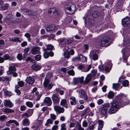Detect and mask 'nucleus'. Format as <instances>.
Here are the masks:
<instances>
[{
	"instance_id": "17",
	"label": "nucleus",
	"mask_w": 130,
	"mask_h": 130,
	"mask_svg": "<svg viewBox=\"0 0 130 130\" xmlns=\"http://www.w3.org/2000/svg\"><path fill=\"white\" fill-rule=\"evenodd\" d=\"M26 81L28 84H32L34 83L35 80L34 78L32 77H29L27 78Z\"/></svg>"
},
{
	"instance_id": "39",
	"label": "nucleus",
	"mask_w": 130,
	"mask_h": 130,
	"mask_svg": "<svg viewBox=\"0 0 130 130\" xmlns=\"http://www.w3.org/2000/svg\"><path fill=\"white\" fill-rule=\"evenodd\" d=\"M4 91L5 95H10L11 94V92L8 91L6 89H4Z\"/></svg>"
},
{
	"instance_id": "16",
	"label": "nucleus",
	"mask_w": 130,
	"mask_h": 130,
	"mask_svg": "<svg viewBox=\"0 0 130 130\" xmlns=\"http://www.w3.org/2000/svg\"><path fill=\"white\" fill-rule=\"evenodd\" d=\"M60 105L66 108L69 107L67 100L65 99H63L61 101Z\"/></svg>"
},
{
	"instance_id": "30",
	"label": "nucleus",
	"mask_w": 130,
	"mask_h": 130,
	"mask_svg": "<svg viewBox=\"0 0 130 130\" xmlns=\"http://www.w3.org/2000/svg\"><path fill=\"white\" fill-rule=\"evenodd\" d=\"M76 128L77 130H84V128L82 127L80 125L79 123H77L76 125Z\"/></svg>"
},
{
	"instance_id": "20",
	"label": "nucleus",
	"mask_w": 130,
	"mask_h": 130,
	"mask_svg": "<svg viewBox=\"0 0 130 130\" xmlns=\"http://www.w3.org/2000/svg\"><path fill=\"white\" fill-rule=\"evenodd\" d=\"M99 123L98 130H102L103 127V121L101 120L98 121Z\"/></svg>"
},
{
	"instance_id": "23",
	"label": "nucleus",
	"mask_w": 130,
	"mask_h": 130,
	"mask_svg": "<svg viewBox=\"0 0 130 130\" xmlns=\"http://www.w3.org/2000/svg\"><path fill=\"white\" fill-rule=\"evenodd\" d=\"M6 22L9 24L15 23V21L13 18H7L6 19Z\"/></svg>"
},
{
	"instance_id": "27",
	"label": "nucleus",
	"mask_w": 130,
	"mask_h": 130,
	"mask_svg": "<svg viewBox=\"0 0 130 130\" xmlns=\"http://www.w3.org/2000/svg\"><path fill=\"white\" fill-rule=\"evenodd\" d=\"M53 85V84H52V83H51L47 85H46V86H44L46 89L50 90L52 88Z\"/></svg>"
},
{
	"instance_id": "55",
	"label": "nucleus",
	"mask_w": 130,
	"mask_h": 130,
	"mask_svg": "<svg viewBox=\"0 0 130 130\" xmlns=\"http://www.w3.org/2000/svg\"><path fill=\"white\" fill-rule=\"evenodd\" d=\"M91 73L92 74L93 76H94L97 73V71L93 69L91 71Z\"/></svg>"
},
{
	"instance_id": "49",
	"label": "nucleus",
	"mask_w": 130,
	"mask_h": 130,
	"mask_svg": "<svg viewBox=\"0 0 130 130\" xmlns=\"http://www.w3.org/2000/svg\"><path fill=\"white\" fill-rule=\"evenodd\" d=\"M29 50V48H25L24 50V51L25 52V54L24 55V57H25L27 56V55L25 56V55H26V53L28 52Z\"/></svg>"
},
{
	"instance_id": "51",
	"label": "nucleus",
	"mask_w": 130,
	"mask_h": 130,
	"mask_svg": "<svg viewBox=\"0 0 130 130\" xmlns=\"http://www.w3.org/2000/svg\"><path fill=\"white\" fill-rule=\"evenodd\" d=\"M27 112L29 114L30 116L33 113V111L31 109H29L27 111Z\"/></svg>"
},
{
	"instance_id": "47",
	"label": "nucleus",
	"mask_w": 130,
	"mask_h": 130,
	"mask_svg": "<svg viewBox=\"0 0 130 130\" xmlns=\"http://www.w3.org/2000/svg\"><path fill=\"white\" fill-rule=\"evenodd\" d=\"M10 71H15L16 70L15 67L14 66H10L9 68Z\"/></svg>"
},
{
	"instance_id": "12",
	"label": "nucleus",
	"mask_w": 130,
	"mask_h": 130,
	"mask_svg": "<svg viewBox=\"0 0 130 130\" xmlns=\"http://www.w3.org/2000/svg\"><path fill=\"white\" fill-rule=\"evenodd\" d=\"M4 103L5 106H8L9 108L12 107L13 105V104L9 100H4Z\"/></svg>"
},
{
	"instance_id": "53",
	"label": "nucleus",
	"mask_w": 130,
	"mask_h": 130,
	"mask_svg": "<svg viewBox=\"0 0 130 130\" xmlns=\"http://www.w3.org/2000/svg\"><path fill=\"white\" fill-rule=\"evenodd\" d=\"M50 117L51 119L53 120H55L56 118V116L53 114H50Z\"/></svg>"
},
{
	"instance_id": "31",
	"label": "nucleus",
	"mask_w": 130,
	"mask_h": 130,
	"mask_svg": "<svg viewBox=\"0 0 130 130\" xmlns=\"http://www.w3.org/2000/svg\"><path fill=\"white\" fill-rule=\"evenodd\" d=\"M114 94L112 91H110L107 95L108 97L110 99H111L113 98L114 96Z\"/></svg>"
},
{
	"instance_id": "61",
	"label": "nucleus",
	"mask_w": 130,
	"mask_h": 130,
	"mask_svg": "<svg viewBox=\"0 0 130 130\" xmlns=\"http://www.w3.org/2000/svg\"><path fill=\"white\" fill-rule=\"evenodd\" d=\"M11 123H12V120H10L6 122V126H9L10 125V124Z\"/></svg>"
},
{
	"instance_id": "48",
	"label": "nucleus",
	"mask_w": 130,
	"mask_h": 130,
	"mask_svg": "<svg viewBox=\"0 0 130 130\" xmlns=\"http://www.w3.org/2000/svg\"><path fill=\"white\" fill-rule=\"evenodd\" d=\"M66 125L64 123L62 124L61 125V129L60 130H66L67 128L65 127Z\"/></svg>"
},
{
	"instance_id": "43",
	"label": "nucleus",
	"mask_w": 130,
	"mask_h": 130,
	"mask_svg": "<svg viewBox=\"0 0 130 130\" xmlns=\"http://www.w3.org/2000/svg\"><path fill=\"white\" fill-rule=\"evenodd\" d=\"M6 117L4 115H2L0 117V121H4L5 119H7Z\"/></svg>"
},
{
	"instance_id": "22",
	"label": "nucleus",
	"mask_w": 130,
	"mask_h": 130,
	"mask_svg": "<svg viewBox=\"0 0 130 130\" xmlns=\"http://www.w3.org/2000/svg\"><path fill=\"white\" fill-rule=\"evenodd\" d=\"M31 68L36 71L39 70L41 68V67L38 65L34 64L31 67Z\"/></svg>"
},
{
	"instance_id": "32",
	"label": "nucleus",
	"mask_w": 130,
	"mask_h": 130,
	"mask_svg": "<svg viewBox=\"0 0 130 130\" xmlns=\"http://www.w3.org/2000/svg\"><path fill=\"white\" fill-rule=\"evenodd\" d=\"M9 7V5L8 4H6L4 5L1 7V10H4L8 9Z\"/></svg>"
},
{
	"instance_id": "33",
	"label": "nucleus",
	"mask_w": 130,
	"mask_h": 130,
	"mask_svg": "<svg viewBox=\"0 0 130 130\" xmlns=\"http://www.w3.org/2000/svg\"><path fill=\"white\" fill-rule=\"evenodd\" d=\"M95 124H92V123H90L89 125V128L90 130H93L94 128Z\"/></svg>"
},
{
	"instance_id": "8",
	"label": "nucleus",
	"mask_w": 130,
	"mask_h": 130,
	"mask_svg": "<svg viewBox=\"0 0 130 130\" xmlns=\"http://www.w3.org/2000/svg\"><path fill=\"white\" fill-rule=\"evenodd\" d=\"M122 24L125 26L128 27L130 22V19L128 17H125L122 20Z\"/></svg>"
},
{
	"instance_id": "36",
	"label": "nucleus",
	"mask_w": 130,
	"mask_h": 130,
	"mask_svg": "<svg viewBox=\"0 0 130 130\" xmlns=\"http://www.w3.org/2000/svg\"><path fill=\"white\" fill-rule=\"evenodd\" d=\"M50 82V81L48 79H47V78H45V79L44 80V82L43 83V85L44 86H46L49 84Z\"/></svg>"
},
{
	"instance_id": "26",
	"label": "nucleus",
	"mask_w": 130,
	"mask_h": 130,
	"mask_svg": "<svg viewBox=\"0 0 130 130\" xmlns=\"http://www.w3.org/2000/svg\"><path fill=\"white\" fill-rule=\"evenodd\" d=\"M70 99L71 100L70 103L72 105H75L76 104L75 99V97H72L70 98Z\"/></svg>"
},
{
	"instance_id": "9",
	"label": "nucleus",
	"mask_w": 130,
	"mask_h": 130,
	"mask_svg": "<svg viewBox=\"0 0 130 130\" xmlns=\"http://www.w3.org/2000/svg\"><path fill=\"white\" fill-rule=\"evenodd\" d=\"M54 108L56 112L59 114L63 113L64 110L63 108L58 106H54Z\"/></svg>"
},
{
	"instance_id": "1",
	"label": "nucleus",
	"mask_w": 130,
	"mask_h": 130,
	"mask_svg": "<svg viewBox=\"0 0 130 130\" xmlns=\"http://www.w3.org/2000/svg\"><path fill=\"white\" fill-rule=\"evenodd\" d=\"M109 40L110 38L109 37H104L99 41L98 44L100 46H108Z\"/></svg>"
},
{
	"instance_id": "4",
	"label": "nucleus",
	"mask_w": 130,
	"mask_h": 130,
	"mask_svg": "<svg viewBox=\"0 0 130 130\" xmlns=\"http://www.w3.org/2000/svg\"><path fill=\"white\" fill-rule=\"evenodd\" d=\"M66 9L71 11L70 14H72L73 13L76 8L75 6L73 4L71 3H67L66 5Z\"/></svg>"
},
{
	"instance_id": "40",
	"label": "nucleus",
	"mask_w": 130,
	"mask_h": 130,
	"mask_svg": "<svg viewBox=\"0 0 130 130\" xmlns=\"http://www.w3.org/2000/svg\"><path fill=\"white\" fill-rule=\"evenodd\" d=\"M98 56L97 54L95 53L93 54L92 56V59H93L95 60L98 59Z\"/></svg>"
},
{
	"instance_id": "56",
	"label": "nucleus",
	"mask_w": 130,
	"mask_h": 130,
	"mask_svg": "<svg viewBox=\"0 0 130 130\" xmlns=\"http://www.w3.org/2000/svg\"><path fill=\"white\" fill-rule=\"evenodd\" d=\"M72 42V40L70 39H68L66 41V43L68 44H71Z\"/></svg>"
},
{
	"instance_id": "44",
	"label": "nucleus",
	"mask_w": 130,
	"mask_h": 130,
	"mask_svg": "<svg viewBox=\"0 0 130 130\" xmlns=\"http://www.w3.org/2000/svg\"><path fill=\"white\" fill-rule=\"evenodd\" d=\"M46 49L48 50H51L54 47L51 44L48 45Z\"/></svg>"
},
{
	"instance_id": "42",
	"label": "nucleus",
	"mask_w": 130,
	"mask_h": 130,
	"mask_svg": "<svg viewBox=\"0 0 130 130\" xmlns=\"http://www.w3.org/2000/svg\"><path fill=\"white\" fill-rule=\"evenodd\" d=\"M53 122V121L51 119H48L47 121V122L45 124V125L46 126H47L49 124H52V123Z\"/></svg>"
},
{
	"instance_id": "45",
	"label": "nucleus",
	"mask_w": 130,
	"mask_h": 130,
	"mask_svg": "<svg viewBox=\"0 0 130 130\" xmlns=\"http://www.w3.org/2000/svg\"><path fill=\"white\" fill-rule=\"evenodd\" d=\"M18 84L20 87H22L24 84V83L23 81H21L18 82Z\"/></svg>"
},
{
	"instance_id": "25",
	"label": "nucleus",
	"mask_w": 130,
	"mask_h": 130,
	"mask_svg": "<svg viewBox=\"0 0 130 130\" xmlns=\"http://www.w3.org/2000/svg\"><path fill=\"white\" fill-rule=\"evenodd\" d=\"M80 60L82 62L87 61V57L82 54L80 55Z\"/></svg>"
},
{
	"instance_id": "38",
	"label": "nucleus",
	"mask_w": 130,
	"mask_h": 130,
	"mask_svg": "<svg viewBox=\"0 0 130 130\" xmlns=\"http://www.w3.org/2000/svg\"><path fill=\"white\" fill-rule=\"evenodd\" d=\"M26 105L28 107H32L33 106V104L30 102L28 101L26 103Z\"/></svg>"
},
{
	"instance_id": "11",
	"label": "nucleus",
	"mask_w": 130,
	"mask_h": 130,
	"mask_svg": "<svg viewBox=\"0 0 130 130\" xmlns=\"http://www.w3.org/2000/svg\"><path fill=\"white\" fill-rule=\"evenodd\" d=\"M79 94H80V96L82 98H83L85 100H87L88 97L87 94L85 93L83 89H81L79 91Z\"/></svg>"
},
{
	"instance_id": "37",
	"label": "nucleus",
	"mask_w": 130,
	"mask_h": 130,
	"mask_svg": "<svg viewBox=\"0 0 130 130\" xmlns=\"http://www.w3.org/2000/svg\"><path fill=\"white\" fill-rule=\"evenodd\" d=\"M67 73L69 75L72 76H74L75 74L73 70L68 71Z\"/></svg>"
},
{
	"instance_id": "18",
	"label": "nucleus",
	"mask_w": 130,
	"mask_h": 130,
	"mask_svg": "<svg viewBox=\"0 0 130 130\" xmlns=\"http://www.w3.org/2000/svg\"><path fill=\"white\" fill-rule=\"evenodd\" d=\"M44 101L48 106H50L52 103L51 99L48 97H46Z\"/></svg>"
},
{
	"instance_id": "7",
	"label": "nucleus",
	"mask_w": 130,
	"mask_h": 130,
	"mask_svg": "<svg viewBox=\"0 0 130 130\" xmlns=\"http://www.w3.org/2000/svg\"><path fill=\"white\" fill-rule=\"evenodd\" d=\"M84 78V77L83 76L81 77L80 78H74L73 81L74 84V85H76L79 82L81 84L83 83Z\"/></svg>"
},
{
	"instance_id": "35",
	"label": "nucleus",
	"mask_w": 130,
	"mask_h": 130,
	"mask_svg": "<svg viewBox=\"0 0 130 130\" xmlns=\"http://www.w3.org/2000/svg\"><path fill=\"white\" fill-rule=\"evenodd\" d=\"M50 82V81L48 79H47V78H45V79L44 80V82L43 83V85L44 86H46L49 84Z\"/></svg>"
},
{
	"instance_id": "2",
	"label": "nucleus",
	"mask_w": 130,
	"mask_h": 130,
	"mask_svg": "<svg viewBox=\"0 0 130 130\" xmlns=\"http://www.w3.org/2000/svg\"><path fill=\"white\" fill-rule=\"evenodd\" d=\"M111 108L109 110L108 113L112 114L115 113L118 109V103L116 101H114L111 103Z\"/></svg>"
},
{
	"instance_id": "24",
	"label": "nucleus",
	"mask_w": 130,
	"mask_h": 130,
	"mask_svg": "<svg viewBox=\"0 0 130 130\" xmlns=\"http://www.w3.org/2000/svg\"><path fill=\"white\" fill-rule=\"evenodd\" d=\"M14 110L8 108H6L4 110L3 112L8 113H11L14 112Z\"/></svg>"
},
{
	"instance_id": "52",
	"label": "nucleus",
	"mask_w": 130,
	"mask_h": 130,
	"mask_svg": "<svg viewBox=\"0 0 130 130\" xmlns=\"http://www.w3.org/2000/svg\"><path fill=\"white\" fill-rule=\"evenodd\" d=\"M41 56L40 55H37L35 56V59L37 61H39L41 59Z\"/></svg>"
},
{
	"instance_id": "29",
	"label": "nucleus",
	"mask_w": 130,
	"mask_h": 130,
	"mask_svg": "<svg viewBox=\"0 0 130 130\" xmlns=\"http://www.w3.org/2000/svg\"><path fill=\"white\" fill-rule=\"evenodd\" d=\"M44 57L45 58H47L49 57V53L47 52L46 49H44Z\"/></svg>"
},
{
	"instance_id": "46",
	"label": "nucleus",
	"mask_w": 130,
	"mask_h": 130,
	"mask_svg": "<svg viewBox=\"0 0 130 130\" xmlns=\"http://www.w3.org/2000/svg\"><path fill=\"white\" fill-rule=\"evenodd\" d=\"M84 114L85 115L87 114L90 111V110L89 108H87L84 110Z\"/></svg>"
},
{
	"instance_id": "6",
	"label": "nucleus",
	"mask_w": 130,
	"mask_h": 130,
	"mask_svg": "<svg viewBox=\"0 0 130 130\" xmlns=\"http://www.w3.org/2000/svg\"><path fill=\"white\" fill-rule=\"evenodd\" d=\"M22 10L25 14L27 15H35L37 14V12L35 11L25 9H22Z\"/></svg>"
},
{
	"instance_id": "15",
	"label": "nucleus",
	"mask_w": 130,
	"mask_h": 130,
	"mask_svg": "<svg viewBox=\"0 0 130 130\" xmlns=\"http://www.w3.org/2000/svg\"><path fill=\"white\" fill-rule=\"evenodd\" d=\"M40 48L37 47H33L31 49V53L33 54H36L39 52Z\"/></svg>"
},
{
	"instance_id": "59",
	"label": "nucleus",
	"mask_w": 130,
	"mask_h": 130,
	"mask_svg": "<svg viewBox=\"0 0 130 130\" xmlns=\"http://www.w3.org/2000/svg\"><path fill=\"white\" fill-rule=\"evenodd\" d=\"M24 116H25L26 117L28 118L30 117L29 115V114L27 112L24 113L21 116L22 117H23Z\"/></svg>"
},
{
	"instance_id": "13",
	"label": "nucleus",
	"mask_w": 130,
	"mask_h": 130,
	"mask_svg": "<svg viewBox=\"0 0 130 130\" xmlns=\"http://www.w3.org/2000/svg\"><path fill=\"white\" fill-rule=\"evenodd\" d=\"M55 28V25L53 24H51L46 26L45 29L47 31H50L53 30Z\"/></svg>"
},
{
	"instance_id": "63",
	"label": "nucleus",
	"mask_w": 130,
	"mask_h": 130,
	"mask_svg": "<svg viewBox=\"0 0 130 130\" xmlns=\"http://www.w3.org/2000/svg\"><path fill=\"white\" fill-rule=\"evenodd\" d=\"M103 101L101 99H100L97 101V103L99 105H100L103 103Z\"/></svg>"
},
{
	"instance_id": "5",
	"label": "nucleus",
	"mask_w": 130,
	"mask_h": 130,
	"mask_svg": "<svg viewBox=\"0 0 130 130\" xmlns=\"http://www.w3.org/2000/svg\"><path fill=\"white\" fill-rule=\"evenodd\" d=\"M91 68V65H86L85 66L82 64H79L78 67V68L84 72H86L89 71Z\"/></svg>"
},
{
	"instance_id": "50",
	"label": "nucleus",
	"mask_w": 130,
	"mask_h": 130,
	"mask_svg": "<svg viewBox=\"0 0 130 130\" xmlns=\"http://www.w3.org/2000/svg\"><path fill=\"white\" fill-rule=\"evenodd\" d=\"M17 57L19 60H21L23 58V57L22 54L20 53H19L17 55Z\"/></svg>"
},
{
	"instance_id": "14",
	"label": "nucleus",
	"mask_w": 130,
	"mask_h": 130,
	"mask_svg": "<svg viewBox=\"0 0 130 130\" xmlns=\"http://www.w3.org/2000/svg\"><path fill=\"white\" fill-rule=\"evenodd\" d=\"M52 99L55 103H58L59 102V99L57 95L54 94H53L52 97Z\"/></svg>"
},
{
	"instance_id": "34",
	"label": "nucleus",
	"mask_w": 130,
	"mask_h": 130,
	"mask_svg": "<svg viewBox=\"0 0 130 130\" xmlns=\"http://www.w3.org/2000/svg\"><path fill=\"white\" fill-rule=\"evenodd\" d=\"M64 55L65 57L68 58L70 56L69 52L68 51H66L64 53Z\"/></svg>"
},
{
	"instance_id": "58",
	"label": "nucleus",
	"mask_w": 130,
	"mask_h": 130,
	"mask_svg": "<svg viewBox=\"0 0 130 130\" xmlns=\"http://www.w3.org/2000/svg\"><path fill=\"white\" fill-rule=\"evenodd\" d=\"M92 15L93 17L96 18L98 16V14L97 12L95 11L92 13Z\"/></svg>"
},
{
	"instance_id": "54",
	"label": "nucleus",
	"mask_w": 130,
	"mask_h": 130,
	"mask_svg": "<svg viewBox=\"0 0 130 130\" xmlns=\"http://www.w3.org/2000/svg\"><path fill=\"white\" fill-rule=\"evenodd\" d=\"M9 55L8 54H6L3 56V58L4 60H7L8 59L9 57Z\"/></svg>"
},
{
	"instance_id": "3",
	"label": "nucleus",
	"mask_w": 130,
	"mask_h": 130,
	"mask_svg": "<svg viewBox=\"0 0 130 130\" xmlns=\"http://www.w3.org/2000/svg\"><path fill=\"white\" fill-rule=\"evenodd\" d=\"M110 107L109 103L104 104L100 110V113L102 115H106L107 113L108 108Z\"/></svg>"
},
{
	"instance_id": "57",
	"label": "nucleus",
	"mask_w": 130,
	"mask_h": 130,
	"mask_svg": "<svg viewBox=\"0 0 130 130\" xmlns=\"http://www.w3.org/2000/svg\"><path fill=\"white\" fill-rule=\"evenodd\" d=\"M52 12L53 14L55 15H58L59 14L58 11L55 8V10H54V12Z\"/></svg>"
},
{
	"instance_id": "60",
	"label": "nucleus",
	"mask_w": 130,
	"mask_h": 130,
	"mask_svg": "<svg viewBox=\"0 0 130 130\" xmlns=\"http://www.w3.org/2000/svg\"><path fill=\"white\" fill-rule=\"evenodd\" d=\"M88 125V123L86 121H84L83 123V126L84 127H86Z\"/></svg>"
},
{
	"instance_id": "21",
	"label": "nucleus",
	"mask_w": 130,
	"mask_h": 130,
	"mask_svg": "<svg viewBox=\"0 0 130 130\" xmlns=\"http://www.w3.org/2000/svg\"><path fill=\"white\" fill-rule=\"evenodd\" d=\"M22 123L23 125L28 126L29 125L30 122L28 119L26 118L23 120Z\"/></svg>"
},
{
	"instance_id": "64",
	"label": "nucleus",
	"mask_w": 130,
	"mask_h": 130,
	"mask_svg": "<svg viewBox=\"0 0 130 130\" xmlns=\"http://www.w3.org/2000/svg\"><path fill=\"white\" fill-rule=\"evenodd\" d=\"M55 10V8H52L49 9L48 12L49 13H51L52 12H54V10Z\"/></svg>"
},
{
	"instance_id": "41",
	"label": "nucleus",
	"mask_w": 130,
	"mask_h": 130,
	"mask_svg": "<svg viewBox=\"0 0 130 130\" xmlns=\"http://www.w3.org/2000/svg\"><path fill=\"white\" fill-rule=\"evenodd\" d=\"M128 84L129 82L128 81L126 80L123 82L122 85L124 87H126L128 86Z\"/></svg>"
},
{
	"instance_id": "62",
	"label": "nucleus",
	"mask_w": 130,
	"mask_h": 130,
	"mask_svg": "<svg viewBox=\"0 0 130 130\" xmlns=\"http://www.w3.org/2000/svg\"><path fill=\"white\" fill-rule=\"evenodd\" d=\"M26 107L24 105L21 106L20 107V110L21 111H24L26 109Z\"/></svg>"
},
{
	"instance_id": "19",
	"label": "nucleus",
	"mask_w": 130,
	"mask_h": 130,
	"mask_svg": "<svg viewBox=\"0 0 130 130\" xmlns=\"http://www.w3.org/2000/svg\"><path fill=\"white\" fill-rule=\"evenodd\" d=\"M122 87L121 86L120 87V85L119 83H113L112 85V88L116 90H118V89L121 88Z\"/></svg>"
},
{
	"instance_id": "28",
	"label": "nucleus",
	"mask_w": 130,
	"mask_h": 130,
	"mask_svg": "<svg viewBox=\"0 0 130 130\" xmlns=\"http://www.w3.org/2000/svg\"><path fill=\"white\" fill-rule=\"evenodd\" d=\"M10 40L13 42H20L21 41L19 40L18 38H12L10 39Z\"/></svg>"
},
{
	"instance_id": "10",
	"label": "nucleus",
	"mask_w": 130,
	"mask_h": 130,
	"mask_svg": "<svg viewBox=\"0 0 130 130\" xmlns=\"http://www.w3.org/2000/svg\"><path fill=\"white\" fill-rule=\"evenodd\" d=\"M92 75L91 74H89L87 75L84 81L83 80V83L84 84H87L89 83L91 80Z\"/></svg>"
}]
</instances>
